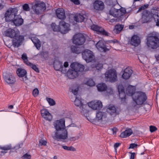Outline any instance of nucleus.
Here are the masks:
<instances>
[{"instance_id":"nucleus-40","label":"nucleus","mask_w":159,"mask_h":159,"mask_svg":"<svg viewBox=\"0 0 159 159\" xmlns=\"http://www.w3.org/2000/svg\"><path fill=\"white\" fill-rule=\"evenodd\" d=\"M74 104L75 106L77 107L80 106L83 107L84 105L82 104L81 101L77 98H76L75 100L74 101Z\"/></svg>"},{"instance_id":"nucleus-47","label":"nucleus","mask_w":159,"mask_h":159,"mask_svg":"<svg viewBox=\"0 0 159 159\" xmlns=\"http://www.w3.org/2000/svg\"><path fill=\"white\" fill-rule=\"evenodd\" d=\"M22 8L24 11H29L30 10V8L29 5L27 4H25L22 6Z\"/></svg>"},{"instance_id":"nucleus-44","label":"nucleus","mask_w":159,"mask_h":159,"mask_svg":"<svg viewBox=\"0 0 159 159\" xmlns=\"http://www.w3.org/2000/svg\"><path fill=\"white\" fill-rule=\"evenodd\" d=\"M39 142V146H41L42 145L45 146L46 145L47 143V141L42 139L40 140Z\"/></svg>"},{"instance_id":"nucleus-60","label":"nucleus","mask_w":159,"mask_h":159,"mask_svg":"<svg viewBox=\"0 0 159 159\" xmlns=\"http://www.w3.org/2000/svg\"><path fill=\"white\" fill-rule=\"evenodd\" d=\"M121 144L120 143H116L114 145V148L115 149V150L116 151V148H118L120 145V144Z\"/></svg>"},{"instance_id":"nucleus-55","label":"nucleus","mask_w":159,"mask_h":159,"mask_svg":"<svg viewBox=\"0 0 159 159\" xmlns=\"http://www.w3.org/2000/svg\"><path fill=\"white\" fill-rule=\"evenodd\" d=\"M103 65L101 63H98L96 66V68L98 70H100L102 68Z\"/></svg>"},{"instance_id":"nucleus-58","label":"nucleus","mask_w":159,"mask_h":159,"mask_svg":"<svg viewBox=\"0 0 159 159\" xmlns=\"http://www.w3.org/2000/svg\"><path fill=\"white\" fill-rule=\"evenodd\" d=\"M22 145L23 143H21L17 145L16 146H15V148L16 149H18L21 148L22 146Z\"/></svg>"},{"instance_id":"nucleus-64","label":"nucleus","mask_w":159,"mask_h":159,"mask_svg":"<svg viewBox=\"0 0 159 159\" xmlns=\"http://www.w3.org/2000/svg\"><path fill=\"white\" fill-rule=\"evenodd\" d=\"M156 58L157 60L159 61V55L156 56Z\"/></svg>"},{"instance_id":"nucleus-34","label":"nucleus","mask_w":159,"mask_h":159,"mask_svg":"<svg viewBox=\"0 0 159 159\" xmlns=\"http://www.w3.org/2000/svg\"><path fill=\"white\" fill-rule=\"evenodd\" d=\"M85 18L84 16L80 14H79L75 16L74 17V20L76 22H82L84 21Z\"/></svg>"},{"instance_id":"nucleus-51","label":"nucleus","mask_w":159,"mask_h":159,"mask_svg":"<svg viewBox=\"0 0 159 159\" xmlns=\"http://www.w3.org/2000/svg\"><path fill=\"white\" fill-rule=\"evenodd\" d=\"M39 91L37 89H34L33 91V95L34 97H37L39 94Z\"/></svg>"},{"instance_id":"nucleus-18","label":"nucleus","mask_w":159,"mask_h":159,"mask_svg":"<svg viewBox=\"0 0 159 159\" xmlns=\"http://www.w3.org/2000/svg\"><path fill=\"white\" fill-rule=\"evenodd\" d=\"M140 42L139 37L136 35L132 36L129 41L130 44L135 47L138 46L140 44Z\"/></svg>"},{"instance_id":"nucleus-31","label":"nucleus","mask_w":159,"mask_h":159,"mask_svg":"<svg viewBox=\"0 0 159 159\" xmlns=\"http://www.w3.org/2000/svg\"><path fill=\"white\" fill-rule=\"evenodd\" d=\"M82 48L77 47L75 46H72L71 47V52L76 54H79L81 52L82 50Z\"/></svg>"},{"instance_id":"nucleus-63","label":"nucleus","mask_w":159,"mask_h":159,"mask_svg":"<svg viewBox=\"0 0 159 159\" xmlns=\"http://www.w3.org/2000/svg\"><path fill=\"white\" fill-rule=\"evenodd\" d=\"M69 64L67 62H65L64 64V66L65 67H67L68 66Z\"/></svg>"},{"instance_id":"nucleus-4","label":"nucleus","mask_w":159,"mask_h":159,"mask_svg":"<svg viewBox=\"0 0 159 159\" xmlns=\"http://www.w3.org/2000/svg\"><path fill=\"white\" fill-rule=\"evenodd\" d=\"M133 102L132 103L133 107H135L137 105H141L147 100V97L145 93L141 92H137L133 97Z\"/></svg>"},{"instance_id":"nucleus-29","label":"nucleus","mask_w":159,"mask_h":159,"mask_svg":"<svg viewBox=\"0 0 159 159\" xmlns=\"http://www.w3.org/2000/svg\"><path fill=\"white\" fill-rule=\"evenodd\" d=\"M135 91V87L134 86L132 85H129L126 90V94L129 96H132L135 93L134 92Z\"/></svg>"},{"instance_id":"nucleus-6","label":"nucleus","mask_w":159,"mask_h":159,"mask_svg":"<svg viewBox=\"0 0 159 159\" xmlns=\"http://www.w3.org/2000/svg\"><path fill=\"white\" fill-rule=\"evenodd\" d=\"M32 9L35 14H41L46 9L45 4L44 3L40 1H35L33 3Z\"/></svg>"},{"instance_id":"nucleus-30","label":"nucleus","mask_w":159,"mask_h":159,"mask_svg":"<svg viewBox=\"0 0 159 159\" xmlns=\"http://www.w3.org/2000/svg\"><path fill=\"white\" fill-rule=\"evenodd\" d=\"M120 10L116 9L114 8H111L110 11V14L115 17H120Z\"/></svg>"},{"instance_id":"nucleus-45","label":"nucleus","mask_w":159,"mask_h":159,"mask_svg":"<svg viewBox=\"0 0 159 159\" xmlns=\"http://www.w3.org/2000/svg\"><path fill=\"white\" fill-rule=\"evenodd\" d=\"M22 59L27 64V63L30 62L28 61V58L26 54L25 53L23 54L22 55Z\"/></svg>"},{"instance_id":"nucleus-13","label":"nucleus","mask_w":159,"mask_h":159,"mask_svg":"<svg viewBox=\"0 0 159 159\" xmlns=\"http://www.w3.org/2000/svg\"><path fill=\"white\" fill-rule=\"evenodd\" d=\"M60 32L62 34H65L70 30V25L63 21H61L59 23Z\"/></svg>"},{"instance_id":"nucleus-38","label":"nucleus","mask_w":159,"mask_h":159,"mask_svg":"<svg viewBox=\"0 0 159 159\" xmlns=\"http://www.w3.org/2000/svg\"><path fill=\"white\" fill-rule=\"evenodd\" d=\"M27 65L30 67L33 70L37 72H39V70L38 67L34 64H33L30 62L27 63Z\"/></svg>"},{"instance_id":"nucleus-33","label":"nucleus","mask_w":159,"mask_h":159,"mask_svg":"<svg viewBox=\"0 0 159 159\" xmlns=\"http://www.w3.org/2000/svg\"><path fill=\"white\" fill-rule=\"evenodd\" d=\"M124 28L122 25L117 24L113 30L114 32L116 34L119 33Z\"/></svg>"},{"instance_id":"nucleus-52","label":"nucleus","mask_w":159,"mask_h":159,"mask_svg":"<svg viewBox=\"0 0 159 159\" xmlns=\"http://www.w3.org/2000/svg\"><path fill=\"white\" fill-rule=\"evenodd\" d=\"M31 158L30 155L27 153L25 154L22 157V158L23 159H30Z\"/></svg>"},{"instance_id":"nucleus-11","label":"nucleus","mask_w":159,"mask_h":159,"mask_svg":"<svg viewBox=\"0 0 159 159\" xmlns=\"http://www.w3.org/2000/svg\"><path fill=\"white\" fill-rule=\"evenodd\" d=\"M89 106L93 110H98L102 107V102L99 100H95L88 103Z\"/></svg>"},{"instance_id":"nucleus-5","label":"nucleus","mask_w":159,"mask_h":159,"mask_svg":"<svg viewBox=\"0 0 159 159\" xmlns=\"http://www.w3.org/2000/svg\"><path fill=\"white\" fill-rule=\"evenodd\" d=\"M105 79L106 81L112 83L117 81V76L116 70L111 69L107 70L105 73Z\"/></svg>"},{"instance_id":"nucleus-26","label":"nucleus","mask_w":159,"mask_h":159,"mask_svg":"<svg viewBox=\"0 0 159 159\" xmlns=\"http://www.w3.org/2000/svg\"><path fill=\"white\" fill-rule=\"evenodd\" d=\"M12 22L16 26H19L23 24V20L20 15H17L13 20Z\"/></svg>"},{"instance_id":"nucleus-27","label":"nucleus","mask_w":159,"mask_h":159,"mask_svg":"<svg viewBox=\"0 0 159 159\" xmlns=\"http://www.w3.org/2000/svg\"><path fill=\"white\" fill-rule=\"evenodd\" d=\"M133 133V131L131 129L127 128L124 131L121 133L120 136L122 138H125L130 136Z\"/></svg>"},{"instance_id":"nucleus-37","label":"nucleus","mask_w":159,"mask_h":159,"mask_svg":"<svg viewBox=\"0 0 159 159\" xmlns=\"http://www.w3.org/2000/svg\"><path fill=\"white\" fill-rule=\"evenodd\" d=\"M35 39L34 38H33L32 39V41L34 43L37 48L38 49H39L41 47L40 41L38 39H36L35 40Z\"/></svg>"},{"instance_id":"nucleus-22","label":"nucleus","mask_w":159,"mask_h":159,"mask_svg":"<svg viewBox=\"0 0 159 159\" xmlns=\"http://www.w3.org/2000/svg\"><path fill=\"white\" fill-rule=\"evenodd\" d=\"M96 47L97 49L100 51L107 52L109 50L104 44L103 41L101 40L99 41L96 44Z\"/></svg>"},{"instance_id":"nucleus-19","label":"nucleus","mask_w":159,"mask_h":159,"mask_svg":"<svg viewBox=\"0 0 159 159\" xmlns=\"http://www.w3.org/2000/svg\"><path fill=\"white\" fill-rule=\"evenodd\" d=\"M133 73V70L129 67L126 68L124 70L122 75V78L125 80L129 79Z\"/></svg>"},{"instance_id":"nucleus-49","label":"nucleus","mask_w":159,"mask_h":159,"mask_svg":"<svg viewBox=\"0 0 159 159\" xmlns=\"http://www.w3.org/2000/svg\"><path fill=\"white\" fill-rule=\"evenodd\" d=\"M118 130V129L115 127L111 129H109L110 132L113 135L116 134V132Z\"/></svg>"},{"instance_id":"nucleus-20","label":"nucleus","mask_w":159,"mask_h":159,"mask_svg":"<svg viewBox=\"0 0 159 159\" xmlns=\"http://www.w3.org/2000/svg\"><path fill=\"white\" fill-rule=\"evenodd\" d=\"M79 73L77 71L73 69L69 70L67 73V75L68 77L70 79H74L78 76Z\"/></svg>"},{"instance_id":"nucleus-1","label":"nucleus","mask_w":159,"mask_h":159,"mask_svg":"<svg viewBox=\"0 0 159 159\" xmlns=\"http://www.w3.org/2000/svg\"><path fill=\"white\" fill-rule=\"evenodd\" d=\"M53 125L56 130L52 137L57 141L66 139L68 137V133L66 129L65 120L63 119L55 121Z\"/></svg>"},{"instance_id":"nucleus-56","label":"nucleus","mask_w":159,"mask_h":159,"mask_svg":"<svg viewBox=\"0 0 159 159\" xmlns=\"http://www.w3.org/2000/svg\"><path fill=\"white\" fill-rule=\"evenodd\" d=\"M157 128L154 126H150V130L151 132H153L157 130Z\"/></svg>"},{"instance_id":"nucleus-10","label":"nucleus","mask_w":159,"mask_h":159,"mask_svg":"<svg viewBox=\"0 0 159 159\" xmlns=\"http://www.w3.org/2000/svg\"><path fill=\"white\" fill-rule=\"evenodd\" d=\"M82 56L83 58L88 62L91 61L94 57L93 52L88 49H86L83 52Z\"/></svg>"},{"instance_id":"nucleus-21","label":"nucleus","mask_w":159,"mask_h":159,"mask_svg":"<svg viewBox=\"0 0 159 159\" xmlns=\"http://www.w3.org/2000/svg\"><path fill=\"white\" fill-rule=\"evenodd\" d=\"M41 114L43 117L46 120L49 121L51 120L52 119V116L47 109L42 110L41 111Z\"/></svg>"},{"instance_id":"nucleus-61","label":"nucleus","mask_w":159,"mask_h":159,"mask_svg":"<svg viewBox=\"0 0 159 159\" xmlns=\"http://www.w3.org/2000/svg\"><path fill=\"white\" fill-rule=\"evenodd\" d=\"M135 156V153L134 152L131 153V156L130 159H134Z\"/></svg>"},{"instance_id":"nucleus-24","label":"nucleus","mask_w":159,"mask_h":159,"mask_svg":"<svg viewBox=\"0 0 159 159\" xmlns=\"http://www.w3.org/2000/svg\"><path fill=\"white\" fill-rule=\"evenodd\" d=\"M94 8L98 10H102L104 7L103 3L100 1H96L93 3Z\"/></svg>"},{"instance_id":"nucleus-43","label":"nucleus","mask_w":159,"mask_h":159,"mask_svg":"<svg viewBox=\"0 0 159 159\" xmlns=\"http://www.w3.org/2000/svg\"><path fill=\"white\" fill-rule=\"evenodd\" d=\"M106 90L107 93L108 95L112 94L113 93V89L111 87H107Z\"/></svg>"},{"instance_id":"nucleus-39","label":"nucleus","mask_w":159,"mask_h":159,"mask_svg":"<svg viewBox=\"0 0 159 159\" xmlns=\"http://www.w3.org/2000/svg\"><path fill=\"white\" fill-rule=\"evenodd\" d=\"M51 27L53 30L54 31H60V26L57 25L55 23H52L51 24Z\"/></svg>"},{"instance_id":"nucleus-53","label":"nucleus","mask_w":159,"mask_h":159,"mask_svg":"<svg viewBox=\"0 0 159 159\" xmlns=\"http://www.w3.org/2000/svg\"><path fill=\"white\" fill-rule=\"evenodd\" d=\"M118 89L119 92L124 91V88L121 84L118 85Z\"/></svg>"},{"instance_id":"nucleus-59","label":"nucleus","mask_w":159,"mask_h":159,"mask_svg":"<svg viewBox=\"0 0 159 159\" xmlns=\"http://www.w3.org/2000/svg\"><path fill=\"white\" fill-rule=\"evenodd\" d=\"M71 1L73 2L75 4L78 5L80 4V2L79 0H70Z\"/></svg>"},{"instance_id":"nucleus-8","label":"nucleus","mask_w":159,"mask_h":159,"mask_svg":"<svg viewBox=\"0 0 159 159\" xmlns=\"http://www.w3.org/2000/svg\"><path fill=\"white\" fill-rule=\"evenodd\" d=\"M84 36L81 34H78L75 35L73 38V43L77 45H81L85 42Z\"/></svg>"},{"instance_id":"nucleus-35","label":"nucleus","mask_w":159,"mask_h":159,"mask_svg":"<svg viewBox=\"0 0 159 159\" xmlns=\"http://www.w3.org/2000/svg\"><path fill=\"white\" fill-rule=\"evenodd\" d=\"M98 90L99 91L102 92L106 90L107 86L104 83L99 84L97 86Z\"/></svg>"},{"instance_id":"nucleus-32","label":"nucleus","mask_w":159,"mask_h":159,"mask_svg":"<svg viewBox=\"0 0 159 159\" xmlns=\"http://www.w3.org/2000/svg\"><path fill=\"white\" fill-rule=\"evenodd\" d=\"M107 110L108 113L112 115L116 112V109L113 105L111 104L107 107Z\"/></svg>"},{"instance_id":"nucleus-46","label":"nucleus","mask_w":159,"mask_h":159,"mask_svg":"<svg viewBox=\"0 0 159 159\" xmlns=\"http://www.w3.org/2000/svg\"><path fill=\"white\" fill-rule=\"evenodd\" d=\"M47 100L50 105L53 106L55 104V102L54 100L51 98H47Z\"/></svg>"},{"instance_id":"nucleus-14","label":"nucleus","mask_w":159,"mask_h":159,"mask_svg":"<svg viewBox=\"0 0 159 159\" xmlns=\"http://www.w3.org/2000/svg\"><path fill=\"white\" fill-rule=\"evenodd\" d=\"M91 29L97 32L98 33L102 34L106 36H108V33L103 28L98 25H93L91 26Z\"/></svg>"},{"instance_id":"nucleus-2","label":"nucleus","mask_w":159,"mask_h":159,"mask_svg":"<svg viewBox=\"0 0 159 159\" xmlns=\"http://www.w3.org/2000/svg\"><path fill=\"white\" fill-rule=\"evenodd\" d=\"M158 17V16L157 14V11L154 9L152 10L151 12L147 11H144L143 12L141 21L143 23H147L152 18H153L155 20L156 19H157L156 25L159 26V18H157Z\"/></svg>"},{"instance_id":"nucleus-17","label":"nucleus","mask_w":159,"mask_h":159,"mask_svg":"<svg viewBox=\"0 0 159 159\" xmlns=\"http://www.w3.org/2000/svg\"><path fill=\"white\" fill-rule=\"evenodd\" d=\"M16 72L18 75L21 78L20 80L21 81H24L27 80L26 76V71L25 69L20 68H18Z\"/></svg>"},{"instance_id":"nucleus-9","label":"nucleus","mask_w":159,"mask_h":159,"mask_svg":"<svg viewBox=\"0 0 159 159\" xmlns=\"http://www.w3.org/2000/svg\"><path fill=\"white\" fill-rule=\"evenodd\" d=\"M3 77L5 81L8 84H13L16 81L15 77L12 73H4Z\"/></svg>"},{"instance_id":"nucleus-3","label":"nucleus","mask_w":159,"mask_h":159,"mask_svg":"<svg viewBox=\"0 0 159 159\" xmlns=\"http://www.w3.org/2000/svg\"><path fill=\"white\" fill-rule=\"evenodd\" d=\"M146 44L148 48L152 49H156L159 47V39L155 33L148 34Z\"/></svg>"},{"instance_id":"nucleus-54","label":"nucleus","mask_w":159,"mask_h":159,"mask_svg":"<svg viewBox=\"0 0 159 159\" xmlns=\"http://www.w3.org/2000/svg\"><path fill=\"white\" fill-rule=\"evenodd\" d=\"M120 11V16H123L126 12V10L124 8H122L119 9Z\"/></svg>"},{"instance_id":"nucleus-16","label":"nucleus","mask_w":159,"mask_h":159,"mask_svg":"<svg viewBox=\"0 0 159 159\" xmlns=\"http://www.w3.org/2000/svg\"><path fill=\"white\" fill-rule=\"evenodd\" d=\"M16 37L13 40V45L15 47H18L21 45L24 40V37L22 35H19Z\"/></svg>"},{"instance_id":"nucleus-41","label":"nucleus","mask_w":159,"mask_h":159,"mask_svg":"<svg viewBox=\"0 0 159 159\" xmlns=\"http://www.w3.org/2000/svg\"><path fill=\"white\" fill-rule=\"evenodd\" d=\"M11 144L6 145L3 146H0V149L4 151H7L11 149Z\"/></svg>"},{"instance_id":"nucleus-42","label":"nucleus","mask_w":159,"mask_h":159,"mask_svg":"<svg viewBox=\"0 0 159 159\" xmlns=\"http://www.w3.org/2000/svg\"><path fill=\"white\" fill-rule=\"evenodd\" d=\"M62 147L64 149L67 150L75 151L76 150L75 148L72 146L68 147L66 146H62Z\"/></svg>"},{"instance_id":"nucleus-48","label":"nucleus","mask_w":159,"mask_h":159,"mask_svg":"<svg viewBox=\"0 0 159 159\" xmlns=\"http://www.w3.org/2000/svg\"><path fill=\"white\" fill-rule=\"evenodd\" d=\"M148 4H145L143 5L142 6L139 8L137 12H138L142 10L145 9L148 7Z\"/></svg>"},{"instance_id":"nucleus-50","label":"nucleus","mask_w":159,"mask_h":159,"mask_svg":"<svg viewBox=\"0 0 159 159\" xmlns=\"http://www.w3.org/2000/svg\"><path fill=\"white\" fill-rule=\"evenodd\" d=\"M119 97L121 99H123L125 98V94L124 91L119 92Z\"/></svg>"},{"instance_id":"nucleus-15","label":"nucleus","mask_w":159,"mask_h":159,"mask_svg":"<svg viewBox=\"0 0 159 159\" xmlns=\"http://www.w3.org/2000/svg\"><path fill=\"white\" fill-rule=\"evenodd\" d=\"M70 66L71 69L75 70H77V71L79 73L80 72H82L84 69V66L78 63L77 62H73L72 63Z\"/></svg>"},{"instance_id":"nucleus-36","label":"nucleus","mask_w":159,"mask_h":159,"mask_svg":"<svg viewBox=\"0 0 159 159\" xmlns=\"http://www.w3.org/2000/svg\"><path fill=\"white\" fill-rule=\"evenodd\" d=\"M84 84L90 87L94 86L95 83L93 79H88L84 82Z\"/></svg>"},{"instance_id":"nucleus-12","label":"nucleus","mask_w":159,"mask_h":159,"mask_svg":"<svg viewBox=\"0 0 159 159\" xmlns=\"http://www.w3.org/2000/svg\"><path fill=\"white\" fill-rule=\"evenodd\" d=\"M5 36L11 38L18 36L20 34V31L16 28L9 29L5 32Z\"/></svg>"},{"instance_id":"nucleus-23","label":"nucleus","mask_w":159,"mask_h":159,"mask_svg":"<svg viewBox=\"0 0 159 159\" xmlns=\"http://www.w3.org/2000/svg\"><path fill=\"white\" fill-rule=\"evenodd\" d=\"M56 15L60 19H64L66 18L64 10L62 8L57 9L56 11Z\"/></svg>"},{"instance_id":"nucleus-62","label":"nucleus","mask_w":159,"mask_h":159,"mask_svg":"<svg viewBox=\"0 0 159 159\" xmlns=\"http://www.w3.org/2000/svg\"><path fill=\"white\" fill-rule=\"evenodd\" d=\"M77 92H78L77 89H75L74 90H72V92L75 95H76L77 94Z\"/></svg>"},{"instance_id":"nucleus-25","label":"nucleus","mask_w":159,"mask_h":159,"mask_svg":"<svg viewBox=\"0 0 159 159\" xmlns=\"http://www.w3.org/2000/svg\"><path fill=\"white\" fill-rule=\"evenodd\" d=\"M54 67L55 70L62 71L63 70L62 63L58 60H56L54 62Z\"/></svg>"},{"instance_id":"nucleus-28","label":"nucleus","mask_w":159,"mask_h":159,"mask_svg":"<svg viewBox=\"0 0 159 159\" xmlns=\"http://www.w3.org/2000/svg\"><path fill=\"white\" fill-rule=\"evenodd\" d=\"M106 114L102 111H98L96 113V120L98 121H101L106 117Z\"/></svg>"},{"instance_id":"nucleus-57","label":"nucleus","mask_w":159,"mask_h":159,"mask_svg":"<svg viewBox=\"0 0 159 159\" xmlns=\"http://www.w3.org/2000/svg\"><path fill=\"white\" fill-rule=\"evenodd\" d=\"M138 146L137 144L135 143H132L130 145V147L129 148H132L134 149L135 148H136Z\"/></svg>"},{"instance_id":"nucleus-7","label":"nucleus","mask_w":159,"mask_h":159,"mask_svg":"<svg viewBox=\"0 0 159 159\" xmlns=\"http://www.w3.org/2000/svg\"><path fill=\"white\" fill-rule=\"evenodd\" d=\"M18 10L16 8H11L8 9L5 14L4 17L7 22L12 21L17 15Z\"/></svg>"}]
</instances>
